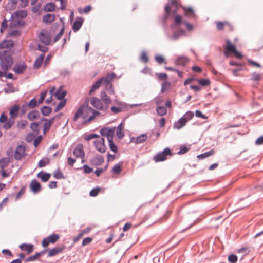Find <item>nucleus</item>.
<instances>
[{"instance_id": "nucleus-1", "label": "nucleus", "mask_w": 263, "mask_h": 263, "mask_svg": "<svg viewBox=\"0 0 263 263\" xmlns=\"http://www.w3.org/2000/svg\"><path fill=\"white\" fill-rule=\"evenodd\" d=\"M100 115V112L89 107L88 103L85 102L79 106L77 110L73 120L76 121L79 118L82 117L84 123L86 124L93 121L96 117Z\"/></svg>"}, {"instance_id": "nucleus-2", "label": "nucleus", "mask_w": 263, "mask_h": 263, "mask_svg": "<svg viewBox=\"0 0 263 263\" xmlns=\"http://www.w3.org/2000/svg\"><path fill=\"white\" fill-rule=\"evenodd\" d=\"M181 0H174L169 2L164 6L163 20L166 21L168 18H173L174 15L177 14L180 8H182Z\"/></svg>"}, {"instance_id": "nucleus-3", "label": "nucleus", "mask_w": 263, "mask_h": 263, "mask_svg": "<svg viewBox=\"0 0 263 263\" xmlns=\"http://www.w3.org/2000/svg\"><path fill=\"white\" fill-rule=\"evenodd\" d=\"M12 64L13 59L8 51L5 50L0 53V65L3 71L6 72Z\"/></svg>"}, {"instance_id": "nucleus-4", "label": "nucleus", "mask_w": 263, "mask_h": 263, "mask_svg": "<svg viewBox=\"0 0 263 263\" xmlns=\"http://www.w3.org/2000/svg\"><path fill=\"white\" fill-rule=\"evenodd\" d=\"M173 154L171 151V149L168 147L165 148L163 152L158 153L156 155H155L153 160L156 162L163 161L167 159V156H172Z\"/></svg>"}, {"instance_id": "nucleus-5", "label": "nucleus", "mask_w": 263, "mask_h": 263, "mask_svg": "<svg viewBox=\"0 0 263 263\" xmlns=\"http://www.w3.org/2000/svg\"><path fill=\"white\" fill-rule=\"evenodd\" d=\"M96 149L101 153H104L106 151V146L105 145V140L104 138L100 137L99 135L93 141Z\"/></svg>"}, {"instance_id": "nucleus-6", "label": "nucleus", "mask_w": 263, "mask_h": 263, "mask_svg": "<svg viewBox=\"0 0 263 263\" xmlns=\"http://www.w3.org/2000/svg\"><path fill=\"white\" fill-rule=\"evenodd\" d=\"M60 236L59 234H52L48 236L47 237L45 238L42 241V246L44 248L47 247L50 243L54 244L60 238Z\"/></svg>"}, {"instance_id": "nucleus-7", "label": "nucleus", "mask_w": 263, "mask_h": 263, "mask_svg": "<svg viewBox=\"0 0 263 263\" xmlns=\"http://www.w3.org/2000/svg\"><path fill=\"white\" fill-rule=\"evenodd\" d=\"M90 103L98 110L106 111L108 109V106L103 105L102 101L96 97H92L90 99Z\"/></svg>"}, {"instance_id": "nucleus-8", "label": "nucleus", "mask_w": 263, "mask_h": 263, "mask_svg": "<svg viewBox=\"0 0 263 263\" xmlns=\"http://www.w3.org/2000/svg\"><path fill=\"white\" fill-rule=\"evenodd\" d=\"M224 54L228 57L231 54L235 51L236 47L235 45L232 44L229 39L226 40V45L224 46Z\"/></svg>"}, {"instance_id": "nucleus-9", "label": "nucleus", "mask_w": 263, "mask_h": 263, "mask_svg": "<svg viewBox=\"0 0 263 263\" xmlns=\"http://www.w3.org/2000/svg\"><path fill=\"white\" fill-rule=\"evenodd\" d=\"M115 132V128H109L108 127L102 128L100 133L102 136L106 137L108 141L113 140V137Z\"/></svg>"}, {"instance_id": "nucleus-10", "label": "nucleus", "mask_w": 263, "mask_h": 263, "mask_svg": "<svg viewBox=\"0 0 263 263\" xmlns=\"http://www.w3.org/2000/svg\"><path fill=\"white\" fill-rule=\"evenodd\" d=\"M73 155L77 158H80L83 159L85 157L83 145L81 144L77 145L73 151Z\"/></svg>"}, {"instance_id": "nucleus-11", "label": "nucleus", "mask_w": 263, "mask_h": 263, "mask_svg": "<svg viewBox=\"0 0 263 263\" xmlns=\"http://www.w3.org/2000/svg\"><path fill=\"white\" fill-rule=\"evenodd\" d=\"M25 155L26 153L25 147L21 145L17 146L14 152V158L16 160H20L24 158Z\"/></svg>"}, {"instance_id": "nucleus-12", "label": "nucleus", "mask_w": 263, "mask_h": 263, "mask_svg": "<svg viewBox=\"0 0 263 263\" xmlns=\"http://www.w3.org/2000/svg\"><path fill=\"white\" fill-rule=\"evenodd\" d=\"M40 41L46 45L50 44L51 42V37L49 33L46 31H42L39 35Z\"/></svg>"}, {"instance_id": "nucleus-13", "label": "nucleus", "mask_w": 263, "mask_h": 263, "mask_svg": "<svg viewBox=\"0 0 263 263\" xmlns=\"http://www.w3.org/2000/svg\"><path fill=\"white\" fill-rule=\"evenodd\" d=\"M65 249L64 246L54 247L48 250V256L52 257L62 253Z\"/></svg>"}, {"instance_id": "nucleus-14", "label": "nucleus", "mask_w": 263, "mask_h": 263, "mask_svg": "<svg viewBox=\"0 0 263 263\" xmlns=\"http://www.w3.org/2000/svg\"><path fill=\"white\" fill-rule=\"evenodd\" d=\"M29 187L31 191L35 194L39 193L42 189L41 184L35 179H33L31 181Z\"/></svg>"}, {"instance_id": "nucleus-15", "label": "nucleus", "mask_w": 263, "mask_h": 263, "mask_svg": "<svg viewBox=\"0 0 263 263\" xmlns=\"http://www.w3.org/2000/svg\"><path fill=\"white\" fill-rule=\"evenodd\" d=\"M182 9L183 10V14L185 16L189 18H194L196 17L194 10L192 8L183 6Z\"/></svg>"}, {"instance_id": "nucleus-16", "label": "nucleus", "mask_w": 263, "mask_h": 263, "mask_svg": "<svg viewBox=\"0 0 263 263\" xmlns=\"http://www.w3.org/2000/svg\"><path fill=\"white\" fill-rule=\"evenodd\" d=\"M27 65L23 63L22 64H18L15 65L13 67L14 71L17 74H22L27 69Z\"/></svg>"}, {"instance_id": "nucleus-17", "label": "nucleus", "mask_w": 263, "mask_h": 263, "mask_svg": "<svg viewBox=\"0 0 263 263\" xmlns=\"http://www.w3.org/2000/svg\"><path fill=\"white\" fill-rule=\"evenodd\" d=\"M116 77V75L114 73H108L106 76L103 77L97 80L96 82H110Z\"/></svg>"}, {"instance_id": "nucleus-18", "label": "nucleus", "mask_w": 263, "mask_h": 263, "mask_svg": "<svg viewBox=\"0 0 263 263\" xmlns=\"http://www.w3.org/2000/svg\"><path fill=\"white\" fill-rule=\"evenodd\" d=\"M147 138V136L146 134H142L137 137H133L131 139V142L134 143L135 144H139L145 141V140Z\"/></svg>"}, {"instance_id": "nucleus-19", "label": "nucleus", "mask_w": 263, "mask_h": 263, "mask_svg": "<svg viewBox=\"0 0 263 263\" xmlns=\"http://www.w3.org/2000/svg\"><path fill=\"white\" fill-rule=\"evenodd\" d=\"M90 162L93 165H101L104 162V158L101 155L96 156L91 159Z\"/></svg>"}, {"instance_id": "nucleus-20", "label": "nucleus", "mask_w": 263, "mask_h": 263, "mask_svg": "<svg viewBox=\"0 0 263 263\" xmlns=\"http://www.w3.org/2000/svg\"><path fill=\"white\" fill-rule=\"evenodd\" d=\"M20 110V106L17 104H15L11 107L10 109V116L11 119L14 120L17 116L18 111Z\"/></svg>"}, {"instance_id": "nucleus-21", "label": "nucleus", "mask_w": 263, "mask_h": 263, "mask_svg": "<svg viewBox=\"0 0 263 263\" xmlns=\"http://www.w3.org/2000/svg\"><path fill=\"white\" fill-rule=\"evenodd\" d=\"M83 18L80 17L79 20L77 19L73 24L72 30L74 32L78 31L82 27L83 22Z\"/></svg>"}, {"instance_id": "nucleus-22", "label": "nucleus", "mask_w": 263, "mask_h": 263, "mask_svg": "<svg viewBox=\"0 0 263 263\" xmlns=\"http://www.w3.org/2000/svg\"><path fill=\"white\" fill-rule=\"evenodd\" d=\"M20 248L24 251H26L28 254H30L33 250L34 247L31 244L23 243L20 246Z\"/></svg>"}, {"instance_id": "nucleus-23", "label": "nucleus", "mask_w": 263, "mask_h": 263, "mask_svg": "<svg viewBox=\"0 0 263 263\" xmlns=\"http://www.w3.org/2000/svg\"><path fill=\"white\" fill-rule=\"evenodd\" d=\"M57 118H59V117L55 116L50 120L45 119V123L44 125V131L45 132L50 129L51 126L53 124L54 120Z\"/></svg>"}, {"instance_id": "nucleus-24", "label": "nucleus", "mask_w": 263, "mask_h": 263, "mask_svg": "<svg viewBox=\"0 0 263 263\" xmlns=\"http://www.w3.org/2000/svg\"><path fill=\"white\" fill-rule=\"evenodd\" d=\"M45 54L43 53L41 54L36 59L33 64V67L35 69H38L41 66Z\"/></svg>"}, {"instance_id": "nucleus-25", "label": "nucleus", "mask_w": 263, "mask_h": 263, "mask_svg": "<svg viewBox=\"0 0 263 263\" xmlns=\"http://www.w3.org/2000/svg\"><path fill=\"white\" fill-rule=\"evenodd\" d=\"M101 98L102 101L105 104L104 105L108 107V105L111 103L110 97L104 91H102L101 93Z\"/></svg>"}, {"instance_id": "nucleus-26", "label": "nucleus", "mask_w": 263, "mask_h": 263, "mask_svg": "<svg viewBox=\"0 0 263 263\" xmlns=\"http://www.w3.org/2000/svg\"><path fill=\"white\" fill-rule=\"evenodd\" d=\"M187 122L182 117L174 124V128L179 129L184 126Z\"/></svg>"}, {"instance_id": "nucleus-27", "label": "nucleus", "mask_w": 263, "mask_h": 263, "mask_svg": "<svg viewBox=\"0 0 263 263\" xmlns=\"http://www.w3.org/2000/svg\"><path fill=\"white\" fill-rule=\"evenodd\" d=\"M66 94V91L64 90L63 88L61 87L55 92V96L58 100H62L65 97Z\"/></svg>"}, {"instance_id": "nucleus-28", "label": "nucleus", "mask_w": 263, "mask_h": 263, "mask_svg": "<svg viewBox=\"0 0 263 263\" xmlns=\"http://www.w3.org/2000/svg\"><path fill=\"white\" fill-rule=\"evenodd\" d=\"M189 61V59L186 57H179L176 60V64L178 65H184Z\"/></svg>"}, {"instance_id": "nucleus-29", "label": "nucleus", "mask_w": 263, "mask_h": 263, "mask_svg": "<svg viewBox=\"0 0 263 263\" xmlns=\"http://www.w3.org/2000/svg\"><path fill=\"white\" fill-rule=\"evenodd\" d=\"M215 153V151L214 149H212L210 151L206 152L205 153H204L203 154L198 155L197 157L199 159H203L205 158H206L213 155Z\"/></svg>"}, {"instance_id": "nucleus-30", "label": "nucleus", "mask_w": 263, "mask_h": 263, "mask_svg": "<svg viewBox=\"0 0 263 263\" xmlns=\"http://www.w3.org/2000/svg\"><path fill=\"white\" fill-rule=\"evenodd\" d=\"M55 16L52 14H47L43 17V21L45 23H50L54 21Z\"/></svg>"}, {"instance_id": "nucleus-31", "label": "nucleus", "mask_w": 263, "mask_h": 263, "mask_svg": "<svg viewBox=\"0 0 263 263\" xmlns=\"http://www.w3.org/2000/svg\"><path fill=\"white\" fill-rule=\"evenodd\" d=\"M116 135L119 139H122L124 136L123 126L122 123L118 126L117 128Z\"/></svg>"}, {"instance_id": "nucleus-32", "label": "nucleus", "mask_w": 263, "mask_h": 263, "mask_svg": "<svg viewBox=\"0 0 263 263\" xmlns=\"http://www.w3.org/2000/svg\"><path fill=\"white\" fill-rule=\"evenodd\" d=\"M39 116V113L37 111L32 110L29 112L27 115V118L29 120L32 121L37 119Z\"/></svg>"}, {"instance_id": "nucleus-33", "label": "nucleus", "mask_w": 263, "mask_h": 263, "mask_svg": "<svg viewBox=\"0 0 263 263\" xmlns=\"http://www.w3.org/2000/svg\"><path fill=\"white\" fill-rule=\"evenodd\" d=\"M37 176L38 178H41L42 181L46 182L49 179L50 177V174L47 173H43L40 172L37 174Z\"/></svg>"}, {"instance_id": "nucleus-34", "label": "nucleus", "mask_w": 263, "mask_h": 263, "mask_svg": "<svg viewBox=\"0 0 263 263\" xmlns=\"http://www.w3.org/2000/svg\"><path fill=\"white\" fill-rule=\"evenodd\" d=\"M156 111L158 115L160 116H163L165 115L167 113L166 108L162 106H158L156 108Z\"/></svg>"}, {"instance_id": "nucleus-35", "label": "nucleus", "mask_w": 263, "mask_h": 263, "mask_svg": "<svg viewBox=\"0 0 263 263\" xmlns=\"http://www.w3.org/2000/svg\"><path fill=\"white\" fill-rule=\"evenodd\" d=\"M55 5L53 3H49L47 4L45 7L44 10L46 12H52L54 10Z\"/></svg>"}, {"instance_id": "nucleus-36", "label": "nucleus", "mask_w": 263, "mask_h": 263, "mask_svg": "<svg viewBox=\"0 0 263 263\" xmlns=\"http://www.w3.org/2000/svg\"><path fill=\"white\" fill-rule=\"evenodd\" d=\"M14 120H13L11 118L9 119L7 121L4 123L3 127L4 128L6 129H8L10 128L14 124Z\"/></svg>"}, {"instance_id": "nucleus-37", "label": "nucleus", "mask_w": 263, "mask_h": 263, "mask_svg": "<svg viewBox=\"0 0 263 263\" xmlns=\"http://www.w3.org/2000/svg\"><path fill=\"white\" fill-rule=\"evenodd\" d=\"M173 17H174V24L175 25L179 26L182 23V16L176 14V15H174Z\"/></svg>"}, {"instance_id": "nucleus-38", "label": "nucleus", "mask_w": 263, "mask_h": 263, "mask_svg": "<svg viewBox=\"0 0 263 263\" xmlns=\"http://www.w3.org/2000/svg\"><path fill=\"white\" fill-rule=\"evenodd\" d=\"M226 21H223V22L219 21V22H216V26L217 30L218 31H222L223 30L224 28H225V27H226Z\"/></svg>"}, {"instance_id": "nucleus-39", "label": "nucleus", "mask_w": 263, "mask_h": 263, "mask_svg": "<svg viewBox=\"0 0 263 263\" xmlns=\"http://www.w3.org/2000/svg\"><path fill=\"white\" fill-rule=\"evenodd\" d=\"M10 162L9 159L8 158H3L0 160V167L4 169Z\"/></svg>"}, {"instance_id": "nucleus-40", "label": "nucleus", "mask_w": 263, "mask_h": 263, "mask_svg": "<svg viewBox=\"0 0 263 263\" xmlns=\"http://www.w3.org/2000/svg\"><path fill=\"white\" fill-rule=\"evenodd\" d=\"M140 60L144 63H147L148 62L149 59L145 51H142L141 52L140 57Z\"/></svg>"}, {"instance_id": "nucleus-41", "label": "nucleus", "mask_w": 263, "mask_h": 263, "mask_svg": "<svg viewBox=\"0 0 263 263\" xmlns=\"http://www.w3.org/2000/svg\"><path fill=\"white\" fill-rule=\"evenodd\" d=\"M49 159L48 158H44L41 160L38 164V166L40 167H43L45 166L47 164L49 163Z\"/></svg>"}, {"instance_id": "nucleus-42", "label": "nucleus", "mask_w": 263, "mask_h": 263, "mask_svg": "<svg viewBox=\"0 0 263 263\" xmlns=\"http://www.w3.org/2000/svg\"><path fill=\"white\" fill-rule=\"evenodd\" d=\"M194 117V113L192 111H187L186 112L182 118L187 122L191 120Z\"/></svg>"}, {"instance_id": "nucleus-43", "label": "nucleus", "mask_w": 263, "mask_h": 263, "mask_svg": "<svg viewBox=\"0 0 263 263\" xmlns=\"http://www.w3.org/2000/svg\"><path fill=\"white\" fill-rule=\"evenodd\" d=\"M42 113L44 116H48L51 112V109L48 106H44L41 108Z\"/></svg>"}, {"instance_id": "nucleus-44", "label": "nucleus", "mask_w": 263, "mask_h": 263, "mask_svg": "<svg viewBox=\"0 0 263 263\" xmlns=\"http://www.w3.org/2000/svg\"><path fill=\"white\" fill-rule=\"evenodd\" d=\"M157 79L159 81H165V82H167L166 80L167 78V74L165 73H156Z\"/></svg>"}, {"instance_id": "nucleus-45", "label": "nucleus", "mask_w": 263, "mask_h": 263, "mask_svg": "<svg viewBox=\"0 0 263 263\" xmlns=\"http://www.w3.org/2000/svg\"><path fill=\"white\" fill-rule=\"evenodd\" d=\"M65 30V27L64 25H63L60 32L56 35V36L53 39V42H56L58 41L60 39L61 37V36L63 35L64 32Z\"/></svg>"}, {"instance_id": "nucleus-46", "label": "nucleus", "mask_w": 263, "mask_h": 263, "mask_svg": "<svg viewBox=\"0 0 263 263\" xmlns=\"http://www.w3.org/2000/svg\"><path fill=\"white\" fill-rule=\"evenodd\" d=\"M228 260L230 263H236L238 258L236 255L231 254L228 256Z\"/></svg>"}, {"instance_id": "nucleus-47", "label": "nucleus", "mask_w": 263, "mask_h": 263, "mask_svg": "<svg viewBox=\"0 0 263 263\" xmlns=\"http://www.w3.org/2000/svg\"><path fill=\"white\" fill-rule=\"evenodd\" d=\"M30 128L33 131L35 132V134L37 135L39 133V124L35 122H33L30 125Z\"/></svg>"}, {"instance_id": "nucleus-48", "label": "nucleus", "mask_w": 263, "mask_h": 263, "mask_svg": "<svg viewBox=\"0 0 263 263\" xmlns=\"http://www.w3.org/2000/svg\"><path fill=\"white\" fill-rule=\"evenodd\" d=\"M184 33V31L182 29H179L178 32H175L173 33L172 36L171 37L172 40H177L178 39L181 34H182Z\"/></svg>"}, {"instance_id": "nucleus-49", "label": "nucleus", "mask_w": 263, "mask_h": 263, "mask_svg": "<svg viewBox=\"0 0 263 263\" xmlns=\"http://www.w3.org/2000/svg\"><path fill=\"white\" fill-rule=\"evenodd\" d=\"M66 103V100H62L59 104H58L55 108V111H58L61 110L65 105Z\"/></svg>"}, {"instance_id": "nucleus-50", "label": "nucleus", "mask_w": 263, "mask_h": 263, "mask_svg": "<svg viewBox=\"0 0 263 263\" xmlns=\"http://www.w3.org/2000/svg\"><path fill=\"white\" fill-rule=\"evenodd\" d=\"M42 254V253H37L35 255H32L28 257L26 259V261H32L36 260L37 258L40 257Z\"/></svg>"}, {"instance_id": "nucleus-51", "label": "nucleus", "mask_w": 263, "mask_h": 263, "mask_svg": "<svg viewBox=\"0 0 263 263\" xmlns=\"http://www.w3.org/2000/svg\"><path fill=\"white\" fill-rule=\"evenodd\" d=\"M109 148L111 151L114 153H117L118 151V148L117 146L114 144L113 140L108 141Z\"/></svg>"}, {"instance_id": "nucleus-52", "label": "nucleus", "mask_w": 263, "mask_h": 263, "mask_svg": "<svg viewBox=\"0 0 263 263\" xmlns=\"http://www.w3.org/2000/svg\"><path fill=\"white\" fill-rule=\"evenodd\" d=\"M155 60L159 64H161L163 63H166L164 58L159 55H156Z\"/></svg>"}, {"instance_id": "nucleus-53", "label": "nucleus", "mask_w": 263, "mask_h": 263, "mask_svg": "<svg viewBox=\"0 0 263 263\" xmlns=\"http://www.w3.org/2000/svg\"><path fill=\"white\" fill-rule=\"evenodd\" d=\"M12 45V44L10 43L8 41H3L0 43V48L3 49V48H9Z\"/></svg>"}, {"instance_id": "nucleus-54", "label": "nucleus", "mask_w": 263, "mask_h": 263, "mask_svg": "<svg viewBox=\"0 0 263 263\" xmlns=\"http://www.w3.org/2000/svg\"><path fill=\"white\" fill-rule=\"evenodd\" d=\"M27 105L29 106V108H33L37 105L36 100L35 99H32L29 103H27Z\"/></svg>"}, {"instance_id": "nucleus-55", "label": "nucleus", "mask_w": 263, "mask_h": 263, "mask_svg": "<svg viewBox=\"0 0 263 263\" xmlns=\"http://www.w3.org/2000/svg\"><path fill=\"white\" fill-rule=\"evenodd\" d=\"M237 252L242 253L243 255H247L250 252V249L249 247H244L238 250Z\"/></svg>"}, {"instance_id": "nucleus-56", "label": "nucleus", "mask_w": 263, "mask_h": 263, "mask_svg": "<svg viewBox=\"0 0 263 263\" xmlns=\"http://www.w3.org/2000/svg\"><path fill=\"white\" fill-rule=\"evenodd\" d=\"M155 103L156 105L160 106L164 102L163 98L161 97H157L154 99Z\"/></svg>"}, {"instance_id": "nucleus-57", "label": "nucleus", "mask_w": 263, "mask_h": 263, "mask_svg": "<svg viewBox=\"0 0 263 263\" xmlns=\"http://www.w3.org/2000/svg\"><path fill=\"white\" fill-rule=\"evenodd\" d=\"M27 124V122L25 120L20 121L17 123V126L19 128H24Z\"/></svg>"}, {"instance_id": "nucleus-58", "label": "nucleus", "mask_w": 263, "mask_h": 263, "mask_svg": "<svg viewBox=\"0 0 263 263\" xmlns=\"http://www.w3.org/2000/svg\"><path fill=\"white\" fill-rule=\"evenodd\" d=\"M101 189L99 187L93 189L90 192V195L92 197L96 196L100 192Z\"/></svg>"}, {"instance_id": "nucleus-59", "label": "nucleus", "mask_w": 263, "mask_h": 263, "mask_svg": "<svg viewBox=\"0 0 263 263\" xmlns=\"http://www.w3.org/2000/svg\"><path fill=\"white\" fill-rule=\"evenodd\" d=\"M121 171V167L119 164L115 165L112 168V172L115 174H119Z\"/></svg>"}, {"instance_id": "nucleus-60", "label": "nucleus", "mask_w": 263, "mask_h": 263, "mask_svg": "<svg viewBox=\"0 0 263 263\" xmlns=\"http://www.w3.org/2000/svg\"><path fill=\"white\" fill-rule=\"evenodd\" d=\"M98 136V135L96 134H89V135L85 136L84 139L87 141H89L90 140H91L92 139H94V138L96 139V138H97Z\"/></svg>"}, {"instance_id": "nucleus-61", "label": "nucleus", "mask_w": 263, "mask_h": 263, "mask_svg": "<svg viewBox=\"0 0 263 263\" xmlns=\"http://www.w3.org/2000/svg\"><path fill=\"white\" fill-rule=\"evenodd\" d=\"M262 76L258 73H253L252 76V79L254 81H261Z\"/></svg>"}, {"instance_id": "nucleus-62", "label": "nucleus", "mask_w": 263, "mask_h": 263, "mask_svg": "<svg viewBox=\"0 0 263 263\" xmlns=\"http://www.w3.org/2000/svg\"><path fill=\"white\" fill-rule=\"evenodd\" d=\"M111 110L114 114H118L122 111V108L121 107L112 106L111 108Z\"/></svg>"}, {"instance_id": "nucleus-63", "label": "nucleus", "mask_w": 263, "mask_h": 263, "mask_svg": "<svg viewBox=\"0 0 263 263\" xmlns=\"http://www.w3.org/2000/svg\"><path fill=\"white\" fill-rule=\"evenodd\" d=\"M7 28V21L6 19H4L2 23L0 31L1 33L3 32V30Z\"/></svg>"}, {"instance_id": "nucleus-64", "label": "nucleus", "mask_w": 263, "mask_h": 263, "mask_svg": "<svg viewBox=\"0 0 263 263\" xmlns=\"http://www.w3.org/2000/svg\"><path fill=\"white\" fill-rule=\"evenodd\" d=\"M5 91L6 93L14 92L15 91L14 89L11 86V84H8L7 88H5Z\"/></svg>"}]
</instances>
